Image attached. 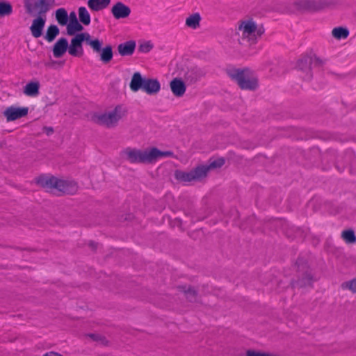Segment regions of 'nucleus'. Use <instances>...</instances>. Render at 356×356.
I'll return each mask as SVG.
<instances>
[{
	"instance_id": "32",
	"label": "nucleus",
	"mask_w": 356,
	"mask_h": 356,
	"mask_svg": "<svg viewBox=\"0 0 356 356\" xmlns=\"http://www.w3.org/2000/svg\"><path fill=\"white\" fill-rule=\"evenodd\" d=\"M153 47L154 45L152 42L145 41L139 45L138 50L142 53H148L153 49Z\"/></svg>"
},
{
	"instance_id": "13",
	"label": "nucleus",
	"mask_w": 356,
	"mask_h": 356,
	"mask_svg": "<svg viewBox=\"0 0 356 356\" xmlns=\"http://www.w3.org/2000/svg\"><path fill=\"white\" fill-rule=\"evenodd\" d=\"M161 89L160 83L154 79H145L143 90L147 94L152 95L157 93Z\"/></svg>"
},
{
	"instance_id": "34",
	"label": "nucleus",
	"mask_w": 356,
	"mask_h": 356,
	"mask_svg": "<svg viewBox=\"0 0 356 356\" xmlns=\"http://www.w3.org/2000/svg\"><path fill=\"white\" fill-rule=\"evenodd\" d=\"M78 21L76 17V15L74 12H71L70 15H68V22Z\"/></svg>"
},
{
	"instance_id": "5",
	"label": "nucleus",
	"mask_w": 356,
	"mask_h": 356,
	"mask_svg": "<svg viewBox=\"0 0 356 356\" xmlns=\"http://www.w3.org/2000/svg\"><path fill=\"white\" fill-rule=\"evenodd\" d=\"M264 33V30L257 29L256 24L252 19L245 20L238 26V34L243 40H246L250 44L255 43L257 37Z\"/></svg>"
},
{
	"instance_id": "4",
	"label": "nucleus",
	"mask_w": 356,
	"mask_h": 356,
	"mask_svg": "<svg viewBox=\"0 0 356 356\" xmlns=\"http://www.w3.org/2000/svg\"><path fill=\"white\" fill-rule=\"evenodd\" d=\"M55 0H24V7L28 13L32 15L47 16Z\"/></svg>"
},
{
	"instance_id": "28",
	"label": "nucleus",
	"mask_w": 356,
	"mask_h": 356,
	"mask_svg": "<svg viewBox=\"0 0 356 356\" xmlns=\"http://www.w3.org/2000/svg\"><path fill=\"white\" fill-rule=\"evenodd\" d=\"M312 63L313 58L311 56H306L298 61V67L302 70L310 69Z\"/></svg>"
},
{
	"instance_id": "33",
	"label": "nucleus",
	"mask_w": 356,
	"mask_h": 356,
	"mask_svg": "<svg viewBox=\"0 0 356 356\" xmlns=\"http://www.w3.org/2000/svg\"><path fill=\"white\" fill-rule=\"evenodd\" d=\"M343 286L348 288L353 292H356V278L349 282H346L343 284Z\"/></svg>"
},
{
	"instance_id": "38",
	"label": "nucleus",
	"mask_w": 356,
	"mask_h": 356,
	"mask_svg": "<svg viewBox=\"0 0 356 356\" xmlns=\"http://www.w3.org/2000/svg\"><path fill=\"white\" fill-rule=\"evenodd\" d=\"M191 293V289H189L188 291H187V294L190 293Z\"/></svg>"
},
{
	"instance_id": "24",
	"label": "nucleus",
	"mask_w": 356,
	"mask_h": 356,
	"mask_svg": "<svg viewBox=\"0 0 356 356\" xmlns=\"http://www.w3.org/2000/svg\"><path fill=\"white\" fill-rule=\"evenodd\" d=\"M100 59L104 63H109L113 56L112 47L107 45L100 51Z\"/></svg>"
},
{
	"instance_id": "18",
	"label": "nucleus",
	"mask_w": 356,
	"mask_h": 356,
	"mask_svg": "<svg viewBox=\"0 0 356 356\" xmlns=\"http://www.w3.org/2000/svg\"><path fill=\"white\" fill-rule=\"evenodd\" d=\"M40 83L38 81H31L24 88V93L29 97H36L39 94Z\"/></svg>"
},
{
	"instance_id": "12",
	"label": "nucleus",
	"mask_w": 356,
	"mask_h": 356,
	"mask_svg": "<svg viewBox=\"0 0 356 356\" xmlns=\"http://www.w3.org/2000/svg\"><path fill=\"white\" fill-rule=\"evenodd\" d=\"M68 49V42L66 38H61L55 43L53 48V54L55 58H60Z\"/></svg>"
},
{
	"instance_id": "31",
	"label": "nucleus",
	"mask_w": 356,
	"mask_h": 356,
	"mask_svg": "<svg viewBox=\"0 0 356 356\" xmlns=\"http://www.w3.org/2000/svg\"><path fill=\"white\" fill-rule=\"evenodd\" d=\"M225 164V159L223 158H218L211 161L209 166H204L207 169V172L212 168H220Z\"/></svg>"
},
{
	"instance_id": "25",
	"label": "nucleus",
	"mask_w": 356,
	"mask_h": 356,
	"mask_svg": "<svg viewBox=\"0 0 356 356\" xmlns=\"http://www.w3.org/2000/svg\"><path fill=\"white\" fill-rule=\"evenodd\" d=\"M11 3L6 1H0V17L9 16L13 13Z\"/></svg>"
},
{
	"instance_id": "7",
	"label": "nucleus",
	"mask_w": 356,
	"mask_h": 356,
	"mask_svg": "<svg viewBox=\"0 0 356 356\" xmlns=\"http://www.w3.org/2000/svg\"><path fill=\"white\" fill-rule=\"evenodd\" d=\"M207 169L204 166L197 167L191 172L177 171L176 178L183 182H190L194 180H199L207 175Z\"/></svg>"
},
{
	"instance_id": "37",
	"label": "nucleus",
	"mask_w": 356,
	"mask_h": 356,
	"mask_svg": "<svg viewBox=\"0 0 356 356\" xmlns=\"http://www.w3.org/2000/svg\"><path fill=\"white\" fill-rule=\"evenodd\" d=\"M95 334H91V337H92L94 339H96L95 338Z\"/></svg>"
},
{
	"instance_id": "26",
	"label": "nucleus",
	"mask_w": 356,
	"mask_h": 356,
	"mask_svg": "<svg viewBox=\"0 0 356 356\" xmlns=\"http://www.w3.org/2000/svg\"><path fill=\"white\" fill-rule=\"evenodd\" d=\"M59 34V29L56 25H50L47 31L44 38L48 42H52Z\"/></svg>"
},
{
	"instance_id": "23",
	"label": "nucleus",
	"mask_w": 356,
	"mask_h": 356,
	"mask_svg": "<svg viewBox=\"0 0 356 356\" xmlns=\"http://www.w3.org/2000/svg\"><path fill=\"white\" fill-rule=\"evenodd\" d=\"M78 14L80 22L86 26H88L90 24V15L86 8L83 6L79 7L78 10Z\"/></svg>"
},
{
	"instance_id": "11",
	"label": "nucleus",
	"mask_w": 356,
	"mask_h": 356,
	"mask_svg": "<svg viewBox=\"0 0 356 356\" xmlns=\"http://www.w3.org/2000/svg\"><path fill=\"white\" fill-rule=\"evenodd\" d=\"M111 13L116 19H124L131 14V9L124 3L119 1L112 7Z\"/></svg>"
},
{
	"instance_id": "21",
	"label": "nucleus",
	"mask_w": 356,
	"mask_h": 356,
	"mask_svg": "<svg viewBox=\"0 0 356 356\" xmlns=\"http://www.w3.org/2000/svg\"><path fill=\"white\" fill-rule=\"evenodd\" d=\"M200 15L198 13H196L186 18V25L189 28L196 29L200 26Z\"/></svg>"
},
{
	"instance_id": "15",
	"label": "nucleus",
	"mask_w": 356,
	"mask_h": 356,
	"mask_svg": "<svg viewBox=\"0 0 356 356\" xmlns=\"http://www.w3.org/2000/svg\"><path fill=\"white\" fill-rule=\"evenodd\" d=\"M170 88L172 93L177 97H181L186 92L185 83L177 78L170 82Z\"/></svg>"
},
{
	"instance_id": "20",
	"label": "nucleus",
	"mask_w": 356,
	"mask_h": 356,
	"mask_svg": "<svg viewBox=\"0 0 356 356\" xmlns=\"http://www.w3.org/2000/svg\"><path fill=\"white\" fill-rule=\"evenodd\" d=\"M55 17L57 22L60 26H65L68 22V14L67 10L63 8H58L56 10Z\"/></svg>"
},
{
	"instance_id": "36",
	"label": "nucleus",
	"mask_w": 356,
	"mask_h": 356,
	"mask_svg": "<svg viewBox=\"0 0 356 356\" xmlns=\"http://www.w3.org/2000/svg\"><path fill=\"white\" fill-rule=\"evenodd\" d=\"M43 356H62V355L57 353H55V352H49V353H45Z\"/></svg>"
},
{
	"instance_id": "8",
	"label": "nucleus",
	"mask_w": 356,
	"mask_h": 356,
	"mask_svg": "<svg viewBox=\"0 0 356 356\" xmlns=\"http://www.w3.org/2000/svg\"><path fill=\"white\" fill-rule=\"evenodd\" d=\"M86 35L83 33H77L71 40L68 47V53L72 56H81L83 53L82 43L84 42Z\"/></svg>"
},
{
	"instance_id": "22",
	"label": "nucleus",
	"mask_w": 356,
	"mask_h": 356,
	"mask_svg": "<svg viewBox=\"0 0 356 356\" xmlns=\"http://www.w3.org/2000/svg\"><path fill=\"white\" fill-rule=\"evenodd\" d=\"M65 26H67V33L69 35H74L76 33L83 29L79 21L68 22Z\"/></svg>"
},
{
	"instance_id": "14",
	"label": "nucleus",
	"mask_w": 356,
	"mask_h": 356,
	"mask_svg": "<svg viewBox=\"0 0 356 356\" xmlns=\"http://www.w3.org/2000/svg\"><path fill=\"white\" fill-rule=\"evenodd\" d=\"M136 49V42L134 40H129L121 43L118 47L119 54L122 56H131L134 54Z\"/></svg>"
},
{
	"instance_id": "17",
	"label": "nucleus",
	"mask_w": 356,
	"mask_h": 356,
	"mask_svg": "<svg viewBox=\"0 0 356 356\" xmlns=\"http://www.w3.org/2000/svg\"><path fill=\"white\" fill-rule=\"evenodd\" d=\"M111 0H88V6L92 11H100L105 9L110 4Z\"/></svg>"
},
{
	"instance_id": "30",
	"label": "nucleus",
	"mask_w": 356,
	"mask_h": 356,
	"mask_svg": "<svg viewBox=\"0 0 356 356\" xmlns=\"http://www.w3.org/2000/svg\"><path fill=\"white\" fill-rule=\"evenodd\" d=\"M342 238L348 243H352L355 242L356 237L354 232L352 230H346L342 232Z\"/></svg>"
},
{
	"instance_id": "16",
	"label": "nucleus",
	"mask_w": 356,
	"mask_h": 356,
	"mask_svg": "<svg viewBox=\"0 0 356 356\" xmlns=\"http://www.w3.org/2000/svg\"><path fill=\"white\" fill-rule=\"evenodd\" d=\"M145 79L139 72H135L132 76L129 85L131 90L134 92H137L140 89L143 90Z\"/></svg>"
},
{
	"instance_id": "3",
	"label": "nucleus",
	"mask_w": 356,
	"mask_h": 356,
	"mask_svg": "<svg viewBox=\"0 0 356 356\" xmlns=\"http://www.w3.org/2000/svg\"><path fill=\"white\" fill-rule=\"evenodd\" d=\"M126 110L121 106L118 105L109 112L104 113H97L93 116V120L97 124L106 127H113L125 115Z\"/></svg>"
},
{
	"instance_id": "27",
	"label": "nucleus",
	"mask_w": 356,
	"mask_h": 356,
	"mask_svg": "<svg viewBox=\"0 0 356 356\" xmlns=\"http://www.w3.org/2000/svg\"><path fill=\"white\" fill-rule=\"evenodd\" d=\"M349 31L343 27H337L332 30V35L337 39H345L348 36Z\"/></svg>"
},
{
	"instance_id": "1",
	"label": "nucleus",
	"mask_w": 356,
	"mask_h": 356,
	"mask_svg": "<svg viewBox=\"0 0 356 356\" xmlns=\"http://www.w3.org/2000/svg\"><path fill=\"white\" fill-rule=\"evenodd\" d=\"M123 156L131 163H152L159 159L172 154L169 151H160L156 147L145 150L127 148L122 152Z\"/></svg>"
},
{
	"instance_id": "19",
	"label": "nucleus",
	"mask_w": 356,
	"mask_h": 356,
	"mask_svg": "<svg viewBox=\"0 0 356 356\" xmlns=\"http://www.w3.org/2000/svg\"><path fill=\"white\" fill-rule=\"evenodd\" d=\"M86 36L85 38L87 39H84V42H86L95 52H100L102 46V42L98 39L92 40L91 38L90 35L88 33H83Z\"/></svg>"
},
{
	"instance_id": "9",
	"label": "nucleus",
	"mask_w": 356,
	"mask_h": 356,
	"mask_svg": "<svg viewBox=\"0 0 356 356\" xmlns=\"http://www.w3.org/2000/svg\"><path fill=\"white\" fill-rule=\"evenodd\" d=\"M30 26L31 33L35 38H38L42 35V31L47 21V16L36 15Z\"/></svg>"
},
{
	"instance_id": "35",
	"label": "nucleus",
	"mask_w": 356,
	"mask_h": 356,
	"mask_svg": "<svg viewBox=\"0 0 356 356\" xmlns=\"http://www.w3.org/2000/svg\"><path fill=\"white\" fill-rule=\"evenodd\" d=\"M44 131H45L46 134L48 136L51 135L54 131V130L51 127H44Z\"/></svg>"
},
{
	"instance_id": "10",
	"label": "nucleus",
	"mask_w": 356,
	"mask_h": 356,
	"mask_svg": "<svg viewBox=\"0 0 356 356\" xmlns=\"http://www.w3.org/2000/svg\"><path fill=\"white\" fill-rule=\"evenodd\" d=\"M28 108L10 106L4 111V115L8 121H13L27 115Z\"/></svg>"
},
{
	"instance_id": "29",
	"label": "nucleus",
	"mask_w": 356,
	"mask_h": 356,
	"mask_svg": "<svg viewBox=\"0 0 356 356\" xmlns=\"http://www.w3.org/2000/svg\"><path fill=\"white\" fill-rule=\"evenodd\" d=\"M296 5L300 10H312L314 8V3L310 0H299L296 2Z\"/></svg>"
},
{
	"instance_id": "6",
	"label": "nucleus",
	"mask_w": 356,
	"mask_h": 356,
	"mask_svg": "<svg viewBox=\"0 0 356 356\" xmlns=\"http://www.w3.org/2000/svg\"><path fill=\"white\" fill-rule=\"evenodd\" d=\"M248 70H234L229 73V76L235 80L241 88L254 90L257 86V81L254 78H250Z\"/></svg>"
},
{
	"instance_id": "2",
	"label": "nucleus",
	"mask_w": 356,
	"mask_h": 356,
	"mask_svg": "<svg viewBox=\"0 0 356 356\" xmlns=\"http://www.w3.org/2000/svg\"><path fill=\"white\" fill-rule=\"evenodd\" d=\"M37 183L44 188L56 189L63 193L73 194L77 189L75 183L59 179L55 177L40 176L37 179Z\"/></svg>"
}]
</instances>
